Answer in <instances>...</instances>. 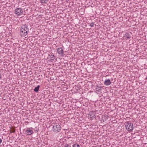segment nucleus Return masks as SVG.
Listing matches in <instances>:
<instances>
[{"instance_id":"obj_1","label":"nucleus","mask_w":147,"mask_h":147,"mask_svg":"<svg viewBox=\"0 0 147 147\" xmlns=\"http://www.w3.org/2000/svg\"><path fill=\"white\" fill-rule=\"evenodd\" d=\"M20 35L21 37H24L27 36L29 32V28L27 25L25 24L22 25L20 27Z\"/></svg>"},{"instance_id":"obj_2","label":"nucleus","mask_w":147,"mask_h":147,"mask_svg":"<svg viewBox=\"0 0 147 147\" xmlns=\"http://www.w3.org/2000/svg\"><path fill=\"white\" fill-rule=\"evenodd\" d=\"M61 128V127L60 125L57 124L55 125H53L52 130L54 132H59L60 131Z\"/></svg>"},{"instance_id":"obj_3","label":"nucleus","mask_w":147,"mask_h":147,"mask_svg":"<svg viewBox=\"0 0 147 147\" xmlns=\"http://www.w3.org/2000/svg\"><path fill=\"white\" fill-rule=\"evenodd\" d=\"M125 125L126 129L129 131H131L133 129V125L130 121H128L126 123Z\"/></svg>"},{"instance_id":"obj_4","label":"nucleus","mask_w":147,"mask_h":147,"mask_svg":"<svg viewBox=\"0 0 147 147\" xmlns=\"http://www.w3.org/2000/svg\"><path fill=\"white\" fill-rule=\"evenodd\" d=\"M15 13L18 16H20L23 14V10L21 8H17L14 10Z\"/></svg>"},{"instance_id":"obj_5","label":"nucleus","mask_w":147,"mask_h":147,"mask_svg":"<svg viewBox=\"0 0 147 147\" xmlns=\"http://www.w3.org/2000/svg\"><path fill=\"white\" fill-rule=\"evenodd\" d=\"M32 128H28L25 131V133L27 135H29L32 134L33 131L31 129Z\"/></svg>"},{"instance_id":"obj_6","label":"nucleus","mask_w":147,"mask_h":147,"mask_svg":"<svg viewBox=\"0 0 147 147\" xmlns=\"http://www.w3.org/2000/svg\"><path fill=\"white\" fill-rule=\"evenodd\" d=\"M57 51L58 53L61 56L63 55L64 51L61 48H58L57 49Z\"/></svg>"},{"instance_id":"obj_7","label":"nucleus","mask_w":147,"mask_h":147,"mask_svg":"<svg viewBox=\"0 0 147 147\" xmlns=\"http://www.w3.org/2000/svg\"><path fill=\"white\" fill-rule=\"evenodd\" d=\"M102 87L100 86L96 85L95 86V90L96 91L100 92L102 90Z\"/></svg>"},{"instance_id":"obj_8","label":"nucleus","mask_w":147,"mask_h":147,"mask_svg":"<svg viewBox=\"0 0 147 147\" xmlns=\"http://www.w3.org/2000/svg\"><path fill=\"white\" fill-rule=\"evenodd\" d=\"M111 84L110 79L105 80L104 82V84L106 86H108Z\"/></svg>"},{"instance_id":"obj_9","label":"nucleus","mask_w":147,"mask_h":147,"mask_svg":"<svg viewBox=\"0 0 147 147\" xmlns=\"http://www.w3.org/2000/svg\"><path fill=\"white\" fill-rule=\"evenodd\" d=\"M48 0H40V2L42 4H46L48 2Z\"/></svg>"},{"instance_id":"obj_10","label":"nucleus","mask_w":147,"mask_h":147,"mask_svg":"<svg viewBox=\"0 0 147 147\" xmlns=\"http://www.w3.org/2000/svg\"><path fill=\"white\" fill-rule=\"evenodd\" d=\"M39 88H40V86L39 85L37 86L36 87H35V88L34 89V91L36 92H37L38 91Z\"/></svg>"},{"instance_id":"obj_11","label":"nucleus","mask_w":147,"mask_h":147,"mask_svg":"<svg viewBox=\"0 0 147 147\" xmlns=\"http://www.w3.org/2000/svg\"><path fill=\"white\" fill-rule=\"evenodd\" d=\"M73 147H80V146L78 144H74L73 145Z\"/></svg>"},{"instance_id":"obj_12","label":"nucleus","mask_w":147,"mask_h":147,"mask_svg":"<svg viewBox=\"0 0 147 147\" xmlns=\"http://www.w3.org/2000/svg\"><path fill=\"white\" fill-rule=\"evenodd\" d=\"M94 22H92L91 23L90 25V26L91 27H93L94 26Z\"/></svg>"},{"instance_id":"obj_13","label":"nucleus","mask_w":147,"mask_h":147,"mask_svg":"<svg viewBox=\"0 0 147 147\" xmlns=\"http://www.w3.org/2000/svg\"><path fill=\"white\" fill-rule=\"evenodd\" d=\"M90 117H92V118H95V117H96V116H95V115H93V116H92V115H90Z\"/></svg>"},{"instance_id":"obj_14","label":"nucleus","mask_w":147,"mask_h":147,"mask_svg":"<svg viewBox=\"0 0 147 147\" xmlns=\"http://www.w3.org/2000/svg\"><path fill=\"white\" fill-rule=\"evenodd\" d=\"M65 147H71L69 144H67L66 146H65Z\"/></svg>"},{"instance_id":"obj_15","label":"nucleus","mask_w":147,"mask_h":147,"mask_svg":"<svg viewBox=\"0 0 147 147\" xmlns=\"http://www.w3.org/2000/svg\"><path fill=\"white\" fill-rule=\"evenodd\" d=\"M1 75V73H0V79L2 78Z\"/></svg>"},{"instance_id":"obj_16","label":"nucleus","mask_w":147,"mask_h":147,"mask_svg":"<svg viewBox=\"0 0 147 147\" xmlns=\"http://www.w3.org/2000/svg\"><path fill=\"white\" fill-rule=\"evenodd\" d=\"M2 142V140L0 139V144Z\"/></svg>"},{"instance_id":"obj_17","label":"nucleus","mask_w":147,"mask_h":147,"mask_svg":"<svg viewBox=\"0 0 147 147\" xmlns=\"http://www.w3.org/2000/svg\"><path fill=\"white\" fill-rule=\"evenodd\" d=\"M127 38L128 39H129L130 38V37L129 36L127 37Z\"/></svg>"}]
</instances>
